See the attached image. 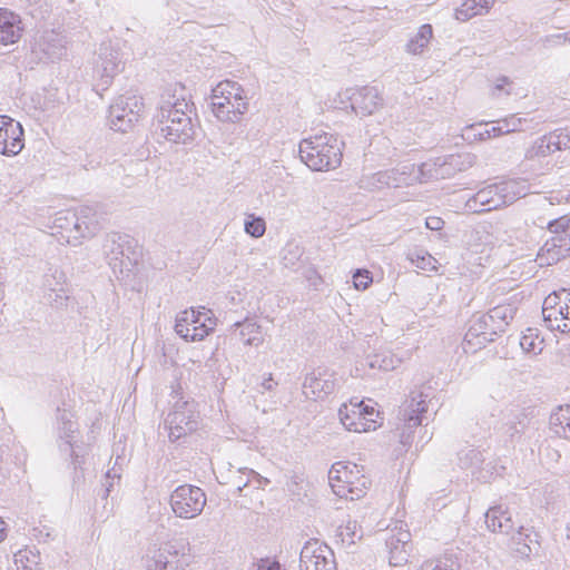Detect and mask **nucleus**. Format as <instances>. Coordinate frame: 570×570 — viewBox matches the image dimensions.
Segmentation results:
<instances>
[{
    "mask_svg": "<svg viewBox=\"0 0 570 570\" xmlns=\"http://www.w3.org/2000/svg\"><path fill=\"white\" fill-rule=\"evenodd\" d=\"M529 424V416L524 410L512 411L504 416L498 433L505 443L513 444L519 441Z\"/></svg>",
    "mask_w": 570,
    "mask_h": 570,
    "instance_id": "aec40b11",
    "label": "nucleus"
},
{
    "mask_svg": "<svg viewBox=\"0 0 570 570\" xmlns=\"http://www.w3.org/2000/svg\"><path fill=\"white\" fill-rule=\"evenodd\" d=\"M342 145L343 142L332 134H316L299 142V158L314 171L335 169L342 163Z\"/></svg>",
    "mask_w": 570,
    "mask_h": 570,
    "instance_id": "f03ea898",
    "label": "nucleus"
},
{
    "mask_svg": "<svg viewBox=\"0 0 570 570\" xmlns=\"http://www.w3.org/2000/svg\"><path fill=\"white\" fill-rule=\"evenodd\" d=\"M518 302L517 298H510L509 302L500 303L489 309L488 314L491 318V326L497 330L500 335L507 331V327L515 317L519 309Z\"/></svg>",
    "mask_w": 570,
    "mask_h": 570,
    "instance_id": "5701e85b",
    "label": "nucleus"
},
{
    "mask_svg": "<svg viewBox=\"0 0 570 570\" xmlns=\"http://www.w3.org/2000/svg\"><path fill=\"white\" fill-rule=\"evenodd\" d=\"M73 439H63L59 442V450L61 453L68 454L71 458V464L75 470V479H79L82 475V472H78V469L81 468V464L83 462L82 456H80L73 448L72 444Z\"/></svg>",
    "mask_w": 570,
    "mask_h": 570,
    "instance_id": "f704fd0d",
    "label": "nucleus"
},
{
    "mask_svg": "<svg viewBox=\"0 0 570 570\" xmlns=\"http://www.w3.org/2000/svg\"><path fill=\"white\" fill-rule=\"evenodd\" d=\"M66 220H71L72 229L75 232L73 237H92L97 233L94 220H85L77 217L76 214H66Z\"/></svg>",
    "mask_w": 570,
    "mask_h": 570,
    "instance_id": "2f4dec72",
    "label": "nucleus"
},
{
    "mask_svg": "<svg viewBox=\"0 0 570 570\" xmlns=\"http://www.w3.org/2000/svg\"><path fill=\"white\" fill-rule=\"evenodd\" d=\"M30 47L40 61L59 60L66 55V37L56 30L38 31Z\"/></svg>",
    "mask_w": 570,
    "mask_h": 570,
    "instance_id": "4468645a",
    "label": "nucleus"
},
{
    "mask_svg": "<svg viewBox=\"0 0 570 570\" xmlns=\"http://www.w3.org/2000/svg\"><path fill=\"white\" fill-rule=\"evenodd\" d=\"M216 326V318L212 312H202L190 307L177 314L175 320V332L186 342L203 341Z\"/></svg>",
    "mask_w": 570,
    "mask_h": 570,
    "instance_id": "423d86ee",
    "label": "nucleus"
},
{
    "mask_svg": "<svg viewBox=\"0 0 570 570\" xmlns=\"http://www.w3.org/2000/svg\"><path fill=\"white\" fill-rule=\"evenodd\" d=\"M527 195V185L519 180H505L478 190L466 202L473 213H485L512 205Z\"/></svg>",
    "mask_w": 570,
    "mask_h": 570,
    "instance_id": "20e7f679",
    "label": "nucleus"
},
{
    "mask_svg": "<svg viewBox=\"0 0 570 570\" xmlns=\"http://www.w3.org/2000/svg\"><path fill=\"white\" fill-rule=\"evenodd\" d=\"M563 309L562 324H557V330L562 333L570 332V289H563Z\"/></svg>",
    "mask_w": 570,
    "mask_h": 570,
    "instance_id": "49530a36",
    "label": "nucleus"
},
{
    "mask_svg": "<svg viewBox=\"0 0 570 570\" xmlns=\"http://www.w3.org/2000/svg\"><path fill=\"white\" fill-rule=\"evenodd\" d=\"M505 515V511L501 507L490 508L485 512V523L489 530L495 532H509L513 528L511 518H505V523L502 522L501 518Z\"/></svg>",
    "mask_w": 570,
    "mask_h": 570,
    "instance_id": "c85d7f7f",
    "label": "nucleus"
},
{
    "mask_svg": "<svg viewBox=\"0 0 570 570\" xmlns=\"http://www.w3.org/2000/svg\"><path fill=\"white\" fill-rule=\"evenodd\" d=\"M541 344L542 341H535L531 328H528L527 333L520 338V346L525 353L537 354L538 352H541Z\"/></svg>",
    "mask_w": 570,
    "mask_h": 570,
    "instance_id": "79ce46f5",
    "label": "nucleus"
},
{
    "mask_svg": "<svg viewBox=\"0 0 570 570\" xmlns=\"http://www.w3.org/2000/svg\"><path fill=\"white\" fill-rule=\"evenodd\" d=\"M474 160L475 156L471 154H452L441 157L444 179L454 176L459 171H464L471 168Z\"/></svg>",
    "mask_w": 570,
    "mask_h": 570,
    "instance_id": "b1692460",
    "label": "nucleus"
},
{
    "mask_svg": "<svg viewBox=\"0 0 570 570\" xmlns=\"http://www.w3.org/2000/svg\"><path fill=\"white\" fill-rule=\"evenodd\" d=\"M419 183H428L430 180L444 179V170L442 169L441 157L430 159L417 166Z\"/></svg>",
    "mask_w": 570,
    "mask_h": 570,
    "instance_id": "bb28decb",
    "label": "nucleus"
},
{
    "mask_svg": "<svg viewBox=\"0 0 570 570\" xmlns=\"http://www.w3.org/2000/svg\"><path fill=\"white\" fill-rule=\"evenodd\" d=\"M104 254L115 275H129L138 263L137 240L127 234L110 233L102 245Z\"/></svg>",
    "mask_w": 570,
    "mask_h": 570,
    "instance_id": "39448f33",
    "label": "nucleus"
},
{
    "mask_svg": "<svg viewBox=\"0 0 570 570\" xmlns=\"http://www.w3.org/2000/svg\"><path fill=\"white\" fill-rule=\"evenodd\" d=\"M245 233L254 238H259L266 230L265 220L262 217L249 215L244 224Z\"/></svg>",
    "mask_w": 570,
    "mask_h": 570,
    "instance_id": "4c0bfd02",
    "label": "nucleus"
},
{
    "mask_svg": "<svg viewBox=\"0 0 570 570\" xmlns=\"http://www.w3.org/2000/svg\"><path fill=\"white\" fill-rule=\"evenodd\" d=\"M10 119L9 116L7 115H1L0 116V136L2 135L3 132V129H6V125H7V121Z\"/></svg>",
    "mask_w": 570,
    "mask_h": 570,
    "instance_id": "338daca9",
    "label": "nucleus"
},
{
    "mask_svg": "<svg viewBox=\"0 0 570 570\" xmlns=\"http://www.w3.org/2000/svg\"><path fill=\"white\" fill-rule=\"evenodd\" d=\"M111 106H118L122 111H119L121 115L127 118V114L135 111L136 122L140 118V112L144 108V102L140 97L135 95H121L119 96Z\"/></svg>",
    "mask_w": 570,
    "mask_h": 570,
    "instance_id": "c756f323",
    "label": "nucleus"
},
{
    "mask_svg": "<svg viewBox=\"0 0 570 570\" xmlns=\"http://www.w3.org/2000/svg\"><path fill=\"white\" fill-rule=\"evenodd\" d=\"M122 111L118 106H110L108 111V122L110 129L119 132H127L136 124L135 111L127 114V118L121 115Z\"/></svg>",
    "mask_w": 570,
    "mask_h": 570,
    "instance_id": "a878e982",
    "label": "nucleus"
},
{
    "mask_svg": "<svg viewBox=\"0 0 570 570\" xmlns=\"http://www.w3.org/2000/svg\"><path fill=\"white\" fill-rule=\"evenodd\" d=\"M39 552L35 553L30 550H20L14 554L16 563H21L23 568H28L30 570L33 566L39 563Z\"/></svg>",
    "mask_w": 570,
    "mask_h": 570,
    "instance_id": "37998d69",
    "label": "nucleus"
},
{
    "mask_svg": "<svg viewBox=\"0 0 570 570\" xmlns=\"http://www.w3.org/2000/svg\"><path fill=\"white\" fill-rule=\"evenodd\" d=\"M550 239L546 240L544 245L540 248L538 253V261L540 262V265H552L561 261L563 255L559 253L558 247H554L553 249L549 246Z\"/></svg>",
    "mask_w": 570,
    "mask_h": 570,
    "instance_id": "c9c22d12",
    "label": "nucleus"
},
{
    "mask_svg": "<svg viewBox=\"0 0 570 570\" xmlns=\"http://www.w3.org/2000/svg\"><path fill=\"white\" fill-rule=\"evenodd\" d=\"M210 109L224 122H238L248 110L244 88L236 81H220L212 91Z\"/></svg>",
    "mask_w": 570,
    "mask_h": 570,
    "instance_id": "7ed1b4c3",
    "label": "nucleus"
},
{
    "mask_svg": "<svg viewBox=\"0 0 570 570\" xmlns=\"http://www.w3.org/2000/svg\"><path fill=\"white\" fill-rule=\"evenodd\" d=\"M404 180L396 179L393 169L377 171L372 176L371 185L377 189L389 187L397 188Z\"/></svg>",
    "mask_w": 570,
    "mask_h": 570,
    "instance_id": "473e14b6",
    "label": "nucleus"
},
{
    "mask_svg": "<svg viewBox=\"0 0 570 570\" xmlns=\"http://www.w3.org/2000/svg\"><path fill=\"white\" fill-rule=\"evenodd\" d=\"M199 413L195 402H177L174 412L169 413L165 424L169 428V440L175 442L198 429Z\"/></svg>",
    "mask_w": 570,
    "mask_h": 570,
    "instance_id": "9b49d317",
    "label": "nucleus"
},
{
    "mask_svg": "<svg viewBox=\"0 0 570 570\" xmlns=\"http://www.w3.org/2000/svg\"><path fill=\"white\" fill-rule=\"evenodd\" d=\"M372 281L373 278L367 269H356L353 275V283L356 289H366Z\"/></svg>",
    "mask_w": 570,
    "mask_h": 570,
    "instance_id": "3c124183",
    "label": "nucleus"
},
{
    "mask_svg": "<svg viewBox=\"0 0 570 570\" xmlns=\"http://www.w3.org/2000/svg\"><path fill=\"white\" fill-rule=\"evenodd\" d=\"M24 147V131L22 125L10 117L6 129L0 136V154L6 156H16Z\"/></svg>",
    "mask_w": 570,
    "mask_h": 570,
    "instance_id": "412c9836",
    "label": "nucleus"
},
{
    "mask_svg": "<svg viewBox=\"0 0 570 570\" xmlns=\"http://www.w3.org/2000/svg\"><path fill=\"white\" fill-rule=\"evenodd\" d=\"M444 222L440 217H428L425 220V226L431 230H441L443 228Z\"/></svg>",
    "mask_w": 570,
    "mask_h": 570,
    "instance_id": "bf43d9fd",
    "label": "nucleus"
},
{
    "mask_svg": "<svg viewBox=\"0 0 570 570\" xmlns=\"http://www.w3.org/2000/svg\"><path fill=\"white\" fill-rule=\"evenodd\" d=\"M257 570H283L278 561H272L268 558L261 559L257 564Z\"/></svg>",
    "mask_w": 570,
    "mask_h": 570,
    "instance_id": "13d9d810",
    "label": "nucleus"
},
{
    "mask_svg": "<svg viewBox=\"0 0 570 570\" xmlns=\"http://www.w3.org/2000/svg\"><path fill=\"white\" fill-rule=\"evenodd\" d=\"M60 425L59 430V439H73V433L76 432V423L71 421V414L67 411H62L58 416Z\"/></svg>",
    "mask_w": 570,
    "mask_h": 570,
    "instance_id": "58836bf2",
    "label": "nucleus"
},
{
    "mask_svg": "<svg viewBox=\"0 0 570 570\" xmlns=\"http://www.w3.org/2000/svg\"><path fill=\"white\" fill-rule=\"evenodd\" d=\"M500 333L491 326L489 314H482L470 322V326L463 338L464 351L475 352L485 347L488 343L494 342Z\"/></svg>",
    "mask_w": 570,
    "mask_h": 570,
    "instance_id": "dca6fc26",
    "label": "nucleus"
},
{
    "mask_svg": "<svg viewBox=\"0 0 570 570\" xmlns=\"http://www.w3.org/2000/svg\"><path fill=\"white\" fill-rule=\"evenodd\" d=\"M357 464L350 462H335L328 471V481L333 492L340 497L357 500L364 495L362 488L353 487L360 476Z\"/></svg>",
    "mask_w": 570,
    "mask_h": 570,
    "instance_id": "1a4fd4ad",
    "label": "nucleus"
},
{
    "mask_svg": "<svg viewBox=\"0 0 570 570\" xmlns=\"http://www.w3.org/2000/svg\"><path fill=\"white\" fill-rule=\"evenodd\" d=\"M356 115L370 116L383 106V98L375 87L364 86L353 90L348 97Z\"/></svg>",
    "mask_w": 570,
    "mask_h": 570,
    "instance_id": "6ab92c4d",
    "label": "nucleus"
},
{
    "mask_svg": "<svg viewBox=\"0 0 570 570\" xmlns=\"http://www.w3.org/2000/svg\"><path fill=\"white\" fill-rule=\"evenodd\" d=\"M544 41L547 43H550L553 46L563 45L566 42L570 43V30L564 33H556V35L547 36Z\"/></svg>",
    "mask_w": 570,
    "mask_h": 570,
    "instance_id": "4d7b16f0",
    "label": "nucleus"
},
{
    "mask_svg": "<svg viewBox=\"0 0 570 570\" xmlns=\"http://www.w3.org/2000/svg\"><path fill=\"white\" fill-rule=\"evenodd\" d=\"M563 289L560 292H553L549 294L542 304V314H546V311H550L554 307H559L560 305H563Z\"/></svg>",
    "mask_w": 570,
    "mask_h": 570,
    "instance_id": "603ef678",
    "label": "nucleus"
},
{
    "mask_svg": "<svg viewBox=\"0 0 570 570\" xmlns=\"http://www.w3.org/2000/svg\"><path fill=\"white\" fill-rule=\"evenodd\" d=\"M495 0H475V7L481 9V14L488 12L494 4Z\"/></svg>",
    "mask_w": 570,
    "mask_h": 570,
    "instance_id": "680f3d73",
    "label": "nucleus"
},
{
    "mask_svg": "<svg viewBox=\"0 0 570 570\" xmlns=\"http://www.w3.org/2000/svg\"><path fill=\"white\" fill-rule=\"evenodd\" d=\"M169 502L176 517L193 519L203 512L207 497L199 487L181 484L171 492Z\"/></svg>",
    "mask_w": 570,
    "mask_h": 570,
    "instance_id": "0eeeda50",
    "label": "nucleus"
},
{
    "mask_svg": "<svg viewBox=\"0 0 570 570\" xmlns=\"http://www.w3.org/2000/svg\"><path fill=\"white\" fill-rule=\"evenodd\" d=\"M478 14H481V9L475 7V0H465L454 11V18L461 22H465Z\"/></svg>",
    "mask_w": 570,
    "mask_h": 570,
    "instance_id": "e433bc0d",
    "label": "nucleus"
},
{
    "mask_svg": "<svg viewBox=\"0 0 570 570\" xmlns=\"http://www.w3.org/2000/svg\"><path fill=\"white\" fill-rule=\"evenodd\" d=\"M570 149L569 128H558L537 138L524 150V159L546 158L556 151Z\"/></svg>",
    "mask_w": 570,
    "mask_h": 570,
    "instance_id": "f8f14e48",
    "label": "nucleus"
},
{
    "mask_svg": "<svg viewBox=\"0 0 570 570\" xmlns=\"http://www.w3.org/2000/svg\"><path fill=\"white\" fill-rule=\"evenodd\" d=\"M299 567L301 570H336V562L327 544L312 539L301 549Z\"/></svg>",
    "mask_w": 570,
    "mask_h": 570,
    "instance_id": "ddd939ff",
    "label": "nucleus"
},
{
    "mask_svg": "<svg viewBox=\"0 0 570 570\" xmlns=\"http://www.w3.org/2000/svg\"><path fill=\"white\" fill-rule=\"evenodd\" d=\"M365 364L370 368H377L387 372L395 370L401 364V360L395 357L391 352L383 351L368 354L365 358Z\"/></svg>",
    "mask_w": 570,
    "mask_h": 570,
    "instance_id": "393cba45",
    "label": "nucleus"
},
{
    "mask_svg": "<svg viewBox=\"0 0 570 570\" xmlns=\"http://www.w3.org/2000/svg\"><path fill=\"white\" fill-rule=\"evenodd\" d=\"M548 229L554 234L553 236L561 235V233H570V218L561 216L548 223Z\"/></svg>",
    "mask_w": 570,
    "mask_h": 570,
    "instance_id": "de8ad7c7",
    "label": "nucleus"
},
{
    "mask_svg": "<svg viewBox=\"0 0 570 570\" xmlns=\"http://www.w3.org/2000/svg\"><path fill=\"white\" fill-rule=\"evenodd\" d=\"M426 396L422 393L411 394V399L405 402L401 409L400 414L405 422V428L401 434V443L407 444L410 442L412 429L422 425L423 414L428 411Z\"/></svg>",
    "mask_w": 570,
    "mask_h": 570,
    "instance_id": "f3484780",
    "label": "nucleus"
},
{
    "mask_svg": "<svg viewBox=\"0 0 570 570\" xmlns=\"http://www.w3.org/2000/svg\"><path fill=\"white\" fill-rule=\"evenodd\" d=\"M235 326L242 327L240 336H243V337L246 335L250 336L254 333H259V328H261V326L258 324H256L255 322H250V321H245L243 323L236 322Z\"/></svg>",
    "mask_w": 570,
    "mask_h": 570,
    "instance_id": "6e6d98bb",
    "label": "nucleus"
},
{
    "mask_svg": "<svg viewBox=\"0 0 570 570\" xmlns=\"http://www.w3.org/2000/svg\"><path fill=\"white\" fill-rule=\"evenodd\" d=\"M393 171L396 179L404 180L402 186H409L413 185L414 183H419L417 168L415 164H402L396 168H393Z\"/></svg>",
    "mask_w": 570,
    "mask_h": 570,
    "instance_id": "72a5a7b5",
    "label": "nucleus"
},
{
    "mask_svg": "<svg viewBox=\"0 0 570 570\" xmlns=\"http://www.w3.org/2000/svg\"><path fill=\"white\" fill-rule=\"evenodd\" d=\"M407 258L417 267L423 271L433 269L432 262L434 258L426 252L422 250H410L407 254Z\"/></svg>",
    "mask_w": 570,
    "mask_h": 570,
    "instance_id": "ea45409f",
    "label": "nucleus"
},
{
    "mask_svg": "<svg viewBox=\"0 0 570 570\" xmlns=\"http://www.w3.org/2000/svg\"><path fill=\"white\" fill-rule=\"evenodd\" d=\"M550 248L558 247L559 253L563 255V257L570 254V233H561V235L552 236L550 238Z\"/></svg>",
    "mask_w": 570,
    "mask_h": 570,
    "instance_id": "a18cd8bd",
    "label": "nucleus"
},
{
    "mask_svg": "<svg viewBox=\"0 0 570 570\" xmlns=\"http://www.w3.org/2000/svg\"><path fill=\"white\" fill-rule=\"evenodd\" d=\"M96 68L100 72L102 85L108 86L111 79L124 68V55L111 41L100 43L97 52Z\"/></svg>",
    "mask_w": 570,
    "mask_h": 570,
    "instance_id": "2eb2a0df",
    "label": "nucleus"
},
{
    "mask_svg": "<svg viewBox=\"0 0 570 570\" xmlns=\"http://www.w3.org/2000/svg\"><path fill=\"white\" fill-rule=\"evenodd\" d=\"M115 479H120V474H118L115 469H111V470H108L105 474V483L102 484L104 487V490H102V499H106L110 492H111V488L114 487V480Z\"/></svg>",
    "mask_w": 570,
    "mask_h": 570,
    "instance_id": "5fc2aeb1",
    "label": "nucleus"
},
{
    "mask_svg": "<svg viewBox=\"0 0 570 570\" xmlns=\"http://www.w3.org/2000/svg\"><path fill=\"white\" fill-rule=\"evenodd\" d=\"M459 559L453 554H443L441 557L425 561L421 570H460Z\"/></svg>",
    "mask_w": 570,
    "mask_h": 570,
    "instance_id": "7c9ffc66",
    "label": "nucleus"
},
{
    "mask_svg": "<svg viewBox=\"0 0 570 570\" xmlns=\"http://www.w3.org/2000/svg\"><path fill=\"white\" fill-rule=\"evenodd\" d=\"M564 313L563 305L559 307H554L550 311H546V314H542L543 321L551 330H557V324L559 321L562 322V314Z\"/></svg>",
    "mask_w": 570,
    "mask_h": 570,
    "instance_id": "09e8293b",
    "label": "nucleus"
},
{
    "mask_svg": "<svg viewBox=\"0 0 570 570\" xmlns=\"http://www.w3.org/2000/svg\"><path fill=\"white\" fill-rule=\"evenodd\" d=\"M233 484L235 485L236 490L240 492L248 484V480H243V478L239 475L237 476V480L233 481Z\"/></svg>",
    "mask_w": 570,
    "mask_h": 570,
    "instance_id": "0e129e2a",
    "label": "nucleus"
},
{
    "mask_svg": "<svg viewBox=\"0 0 570 570\" xmlns=\"http://www.w3.org/2000/svg\"><path fill=\"white\" fill-rule=\"evenodd\" d=\"M523 527H521L518 533L512 537V542L517 553L523 558H529L533 548L525 541V539H523Z\"/></svg>",
    "mask_w": 570,
    "mask_h": 570,
    "instance_id": "c03bdc74",
    "label": "nucleus"
},
{
    "mask_svg": "<svg viewBox=\"0 0 570 570\" xmlns=\"http://www.w3.org/2000/svg\"><path fill=\"white\" fill-rule=\"evenodd\" d=\"M193 106L183 96L168 94L161 97V105L156 115L157 129L168 141L188 144L195 139L196 126L188 115Z\"/></svg>",
    "mask_w": 570,
    "mask_h": 570,
    "instance_id": "f257e3e1",
    "label": "nucleus"
},
{
    "mask_svg": "<svg viewBox=\"0 0 570 570\" xmlns=\"http://www.w3.org/2000/svg\"><path fill=\"white\" fill-rule=\"evenodd\" d=\"M509 82V79L507 77H501L498 79V82L495 85L497 90H502L503 87Z\"/></svg>",
    "mask_w": 570,
    "mask_h": 570,
    "instance_id": "774afa93",
    "label": "nucleus"
},
{
    "mask_svg": "<svg viewBox=\"0 0 570 570\" xmlns=\"http://www.w3.org/2000/svg\"><path fill=\"white\" fill-rule=\"evenodd\" d=\"M189 549L180 541L163 543L148 559L147 570H185L191 560Z\"/></svg>",
    "mask_w": 570,
    "mask_h": 570,
    "instance_id": "6e6552de",
    "label": "nucleus"
},
{
    "mask_svg": "<svg viewBox=\"0 0 570 570\" xmlns=\"http://www.w3.org/2000/svg\"><path fill=\"white\" fill-rule=\"evenodd\" d=\"M338 415L342 424L348 430L354 432H367L376 430L381 425L377 422L380 412L374 406L365 404L360 401L350 404H343L338 410Z\"/></svg>",
    "mask_w": 570,
    "mask_h": 570,
    "instance_id": "9d476101",
    "label": "nucleus"
},
{
    "mask_svg": "<svg viewBox=\"0 0 570 570\" xmlns=\"http://www.w3.org/2000/svg\"><path fill=\"white\" fill-rule=\"evenodd\" d=\"M305 481L302 475L294 474L287 483V490L292 495L301 497L305 493Z\"/></svg>",
    "mask_w": 570,
    "mask_h": 570,
    "instance_id": "8fccbe9b",
    "label": "nucleus"
},
{
    "mask_svg": "<svg viewBox=\"0 0 570 570\" xmlns=\"http://www.w3.org/2000/svg\"><path fill=\"white\" fill-rule=\"evenodd\" d=\"M500 127L502 128L503 135L521 131L522 124L527 120L524 118L517 117L515 115H510L503 119L498 120Z\"/></svg>",
    "mask_w": 570,
    "mask_h": 570,
    "instance_id": "a19ab883",
    "label": "nucleus"
},
{
    "mask_svg": "<svg viewBox=\"0 0 570 570\" xmlns=\"http://www.w3.org/2000/svg\"><path fill=\"white\" fill-rule=\"evenodd\" d=\"M432 36H433L432 26L429 23L422 24L419 28L416 35L407 41L406 51L412 55L422 53L424 48L428 47Z\"/></svg>",
    "mask_w": 570,
    "mask_h": 570,
    "instance_id": "cd10ccee",
    "label": "nucleus"
},
{
    "mask_svg": "<svg viewBox=\"0 0 570 570\" xmlns=\"http://www.w3.org/2000/svg\"><path fill=\"white\" fill-rule=\"evenodd\" d=\"M336 380L333 373L317 368L308 373L303 382V393L309 400H324L335 391Z\"/></svg>",
    "mask_w": 570,
    "mask_h": 570,
    "instance_id": "a211bd4d",
    "label": "nucleus"
},
{
    "mask_svg": "<svg viewBox=\"0 0 570 570\" xmlns=\"http://www.w3.org/2000/svg\"><path fill=\"white\" fill-rule=\"evenodd\" d=\"M532 535H533L534 538H537V537H538V534H537L535 532H532V533H524V532H523V539H525V541H527L528 543H530V546H531V547H532V544H534V546L539 547V542L537 541V539H532Z\"/></svg>",
    "mask_w": 570,
    "mask_h": 570,
    "instance_id": "69168bd1",
    "label": "nucleus"
},
{
    "mask_svg": "<svg viewBox=\"0 0 570 570\" xmlns=\"http://www.w3.org/2000/svg\"><path fill=\"white\" fill-rule=\"evenodd\" d=\"M66 214H76L77 217L85 220H94L96 228H99L98 215L95 208L90 206H81L77 212H67Z\"/></svg>",
    "mask_w": 570,
    "mask_h": 570,
    "instance_id": "864d4df0",
    "label": "nucleus"
},
{
    "mask_svg": "<svg viewBox=\"0 0 570 570\" xmlns=\"http://www.w3.org/2000/svg\"><path fill=\"white\" fill-rule=\"evenodd\" d=\"M495 126H492L490 129H485L484 132L481 134V138H491V137H500L503 135L502 128L500 127L499 121L495 122Z\"/></svg>",
    "mask_w": 570,
    "mask_h": 570,
    "instance_id": "052dcab7",
    "label": "nucleus"
},
{
    "mask_svg": "<svg viewBox=\"0 0 570 570\" xmlns=\"http://www.w3.org/2000/svg\"><path fill=\"white\" fill-rule=\"evenodd\" d=\"M65 218H66V215H65V216H59V217L56 219V222L58 223V226H59L60 228H63V229H70V230H73V229H72V223H71V220H70V219H69V220H66Z\"/></svg>",
    "mask_w": 570,
    "mask_h": 570,
    "instance_id": "e2e57ef3",
    "label": "nucleus"
},
{
    "mask_svg": "<svg viewBox=\"0 0 570 570\" xmlns=\"http://www.w3.org/2000/svg\"><path fill=\"white\" fill-rule=\"evenodd\" d=\"M24 31L21 17L6 8H0V43L13 45L20 40Z\"/></svg>",
    "mask_w": 570,
    "mask_h": 570,
    "instance_id": "4be33fe9",
    "label": "nucleus"
}]
</instances>
